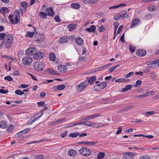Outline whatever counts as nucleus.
<instances>
[{"instance_id": "obj_1", "label": "nucleus", "mask_w": 159, "mask_h": 159, "mask_svg": "<svg viewBox=\"0 0 159 159\" xmlns=\"http://www.w3.org/2000/svg\"><path fill=\"white\" fill-rule=\"evenodd\" d=\"M13 37L11 34H8L7 35L3 41L2 44L6 48H10L13 44Z\"/></svg>"}, {"instance_id": "obj_2", "label": "nucleus", "mask_w": 159, "mask_h": 159, "mask_svg": "<svg viewBox=\"0 0 159 159\" xmlns=\"http://www.w3.org/2000/svg\"><path fill=\"white\" fill-rule=\"evenodd\" d=\"M79 152L81 155L85 156H88L91 154L90 149L86 147H82L79 150Z\"/></svg>"}, {"instance_id": "obj_3", "label": "nucleus", "mask_w": 159, "mask_h": 159, "mask_svg": "<svg viewBox=\"0 0 159 159\" xmlns=\"http://www.w3.org/2000/svg\"><path fill=\"white\" fill-rule=\"evenodd\" d=\"M34 69L37 71H40L43 70L45 68L44 63L41 62H36L34 66Z\"/></svg>"}, {"instance_id": "obj_4", "label": "nucleus", "mask_w": 159, "mask_h": 159, "mask_svg": "<svg viewBox=\"0 0 159 159\" xmlns=\"http://www.w3.org/2000/svg\"><path fill=\"white\" fill-rule=\"evenodd\" d=\"M88 85L87 81H83L77 86L76 90L78 91L81 92L85 89L87 86Z\"/></svg>"}, {"instance_id": "obj_5", "label": "nucleus", "mask_w": 159, "mask_h": 159, "mask_svg": "<svg viewBox=\"0 0 159 159\" xmlns=\"http://www.w3.org/2000/svg\"><path fill=\"white\" fill-rule=\"evenodd\" d=\"M22 63L25 66L30 65L32 61V59L30 56L25 57L22 60Z\"/></svg>"}, {"instance_id": "obj_6", "label": "nucleus", "mask_w": 159, "mask_h": 159, "mask_svg": "<svg viewBox=\"0 0 159 159\" xmlns=\"http://www.w3.org/2000/svg\"><path fill=\"white\" fill-rule=\"evenodd\" d=\"M30 130V128H26L16 134L15 135L14 138H19L24 134L27 133Z\"/></svg>"}, {"instance_id": "obj_7", "label": "nucleus", "mask_w": 159, "mask_h": 159, "mask_svg": "<svg viewBox=\"0 0 159 159\" xmlns=\"http://www.w3.org/2000/svg\"><path fill=\"white\" fill-rule=\"evenodd\" d=\"M36 52V49L34 47L30 48L26 50V54L28 55H32L34 54H35Z\"/></svg>"}, {"instance_id": "obj_8", "label": "nucleus", "mask_w": 159, "mask_h": 159, "mask_svg": "<svg viewBox=\"0 0 159 159\" xmlns=\"http://www.w3.org/2000/svg\"><path fill=\"white\" fill-rule=\"evenodd\" d=\"M45 56L44 53L41 52H38L35 53L34 55V58L35 59H42Z\"/></svg>"}, {"instance_id": "obj_9", "label": "nucleus", "mask_w": 159, "mask_h": 159, "mask_svg": "<svg viewBox=\"0 0 159 159\" xmlns=\"http://www.w3.org/2000/svg\"><path fill=\"white\" fill-rule=\"evenodd\" d=\"M70 40L68 37L64 36L61 38L59 40V42L61 44L64 43H67Z\"/></svg>"}, {"instance_id": "obj_10", "label": "nucleus", "mask_w": 159, "mask_h": 159, "mask_svg": "<svg viewBox=\"0 0 159 159\" xmlns=\"http://www.w3.org/2000/svg\"><path fill=\"white\" fill-rule=\"evenodd\" d=\"M57 69L59 71L63 72L67 71V68L65 65H60L57 66Z\"/></svg>"}, {"instance_id": "obj_11", "label": "nucleus", "mask_w": 159, "mask_h": 159, "mask_svg": "<svg viewBox=\"0 0 159 159\" xmlns=\"http://www.w3.org/2000/svg\"><path fill=\"white\" fill-rule=\"evenodd\" d=\"M140 23V20L138 18H135L132 21L130 28H132L133 27L135 26Z\"/></svg>"}, {"instance_id": "obj_12", "label": "nucleus", "mask_w": 159, "mask_h": 159, "mask_svg": "<svg viewBox=\"0 0 159 159\" xmlns=\"http://www.w3.org/2000/svg\"><path fill=\"white\" fill-rule=\"evenodd\" d=\"M146 52L145 50L140 49L137 50L136 51V54L140 56H143L146 54Z\"/></svg>"}, {"instance_id": "obj_13", "label": "nucleus", "mask_w": 159, "mask_h": 159, "mask_svg": "<svg viewBox=\"0 0 159 159\" xmlns=\"http://www.w3.org/2000/svg\"><path fill=\"white\" fill-rule=\"evenodd\" d=\"M46 12L48 16H52L54 15V11L52 8H48L46 10Z\"/></svg>"}, {"instance_id": "obj_14", "label": "nucleus", "mask_w": 159, "mask_h": 159, "mask_svg": "<svg viewBox=\"0 0 159 159\" xmlns=\"http://www.w3.org/2000/svg\"><path fill=\"white\" fill-rule=\"evenodd\" d=\"M96 30V27L94 25H91L89 28H86L85 29V30L89 32H94L95 34H97V33L95 31Z\"/></svg>"}, {"instance_id": "obj_15", "label": "nucleus", "mask_w": 159, "mask_h": 159, "mask_svg": "<svg viewBox=\"0 0 159 159\" xmlns=\"http://www.w3.org/2000/svg\"><path fill=\"white\" fill-rule=\"evenodd\" d=\"M75 42L76 44L79 45H82L84 43L83 40L80 37H77L75 39Z\"/></svg>"}, {"instance_id": "obj_16", "label": "nucleus", "mask_w": 159, "mask_h": 159, "mask_svg": "<svg viewBox=\"0 0 159 159\" xmlns=\"http://www.w3.org/2000/svg\"><path fill=\"white\" fill-rule=\"evenodd\" d=\"M133 153L131 152H127L124 155L123 159H132Z\"/></svg>"}, {"instance_id": "obj_17", "label": "nucleus", "mask_w": 159, "mask_h": 159, "mask_svg": "<svg viewBox=\"0 0 159 159\" xmlns=\"http://www.w3.org/2000/svg\"><path fill=\"white\" fill-rule=\"evenodd\" d=\"M68 155L70 156L74 157L77 154L76 151L73 149H70L68 152Z\"/></svg>"}, {"instance_id": "obj_18", "label": "nucleus", "mask_w": 159, "mask_h": 159, "mask_svg": "<svg viewBox=\"0 0 159 159\" xmlns=\"http://www.w3.org/2000/svg\"><path fill=\"white\" fill-rule=\"evenodd\" d=\"M49 58L50 61H55L56 60V57L54 53L53 52L50 53L49 55Z\"/></svg>"}, {"instance_id": "obj_19", "label": "nucleus", "mask_w": 159, "mask_h": 159, "mask_svg": "<svg viewBox=\"0 0 159 159\" xmlns=\"http://www.w3.org/2000/svg\"><path fill=\"white\" fill-rule=\"evenodd\" d=\"M45 71L47 73H49L54 75H58L57 71H55L52 69L47 68L45 70Z\"/></svg>"}, {"instance_id": "obj_20", "label": "nucleus", "mask_w": 159, "mask_h": 159, "mask_svg": "<svg viewBox=\"0 0 159 159\" xmlns=\"http://www.w3.org/2000/svg\"><path fill=\"white\" fill-rule=\"evenodd\" d=\"M101 115L100 113H98V114H96L95 115H91V116H87V118L86 119H85V120H90V119H93L94 118L101 116Z\"/></svg>"}, {"instance_id": "obj_21", "label": "nucleus", "mask_w": 159, "mask_h": 159, "mask_svg": "<svg viewBox=\"0 0 159 159\" xmlns=\"http://www.w3.org/2000/svg\"><path fill=\"white\" fill-rule=\"evenodd\" d=\"M98 143L97 141H95V142H80V144H88L89 145H94L97 144Z\"/></svg>"}, {"instance_id": "obj_22", "label": "nucleus", "mask_w": 159, "mask_h": 159, "mask_svg": "<svg viewBox=\"0 0 159 159\" xmlns=\"http://www.w3.org/2000/svg\"><path fill=\"white\" fill-rule=\"evenodd\" d=\"M7 124L4 121H0V127L2 128H5L7 127Z\"/></svg>"}, {"instance_id": "obj_23", "label": "nucleus", "mask_w": 159, "mask_h": 159, "mask_svg": "<svg viewBox=\"0 0 159 159\" xmlns=\"http://www.w3.org/2000/svg\"><path fill=\"white\" fill-rule=\"evenodd\" d=\"M132 87V86L131 85L128 84L127 85L125 86V87L122 89L121 91L122 92H125L128 90L130 89Z\"/></svg>"}, {"instance_id": "obj_24", "label": "nucleus", "mask_w": 159, "mask_h": 159, "mask_svg": "<svg viewBox=\"0 0 159 159\" xmlns=\"http://www.w3.org/2000/svg\"><path fill=\"white\" fill-rule=\"evenodd\" d=\"M68 30L70 31L75 30L76 29V25L74 24H70L68 26Z\"/></svg>"}, {"instance_id": "obj_25", "label": "nucleus", "mask_w": 159, "mask_h": 159, "mask_svg": "<svg viewBox=\"0 0 159 159\" xmlns=\"http://www.w3.org/2000/svg\"><path fill=\"white\" fill-rule=\"evenodd\" d=\"M96 77V76H94L89 78L88 79V81H87L88 83H89L90 84H92L95 81Z\"/></svg>"}, {"instance_id": "obj_26", "label": "nucleus", "mask_w": 159, "mask_h": 159, "mask_svg": "<svg viewBox=\"0 0 159 159\" xmlns=\"http://www.w3.org/2000/svg\"><path fill=\"white\" fill-rule=\"evenodd\" d=\"M92 124V122L90 121H86L85 122H82L80 123V125H86L89 126L91 127V125Z\"/></svg>"}, {"instance_id": "obj_27", "label": "nucleus", "mask_w": 159, "mask_h": 159, "mask_svg": "<svg viewBox=\"0 0 159 159\" xmlns=\"http://www.w3.org/2000/svg\"><path fill=\"white\" fill-rule=\"evenodd\" d=\"M134 137H145L149 139H152L153 137V136L152 135H145L143 134H134L133 135Z\"/></svg>"}, {"instance_id": "obj_28", "label": "nucleus", "mask_w": 159, "mask_h": 159, "mask_svg": "<svg viewBox=\"0 0 159 159\" xmlns=\"http://www.w3.org/2000/svg\"><path fill=\"white\" fill-rule=\"evenodd\" d=\"M83 2L85 3H96L98 2L97 0H83Z\"/></svg>"}, {"instance_id": "obj_29", "label": "nucleus", "mask_w": 159, "mask_h": 159, "mask_svg": "<svg viewBox=\"0 0 159 159\" xmlns=\"http://www.w3.org/2000/svg\"><path fill=\"white\" fill-rule=\"evenodd\" d=\"M100 87L99 90H102L105 88L107 86V84L106 82H102L99 84Z\"/></svg>"}, {"instance_id": "obj_30", "label": "nucleus", "mask_w": 159, "mask_h": 159, "mask_svg": "<svg viewBox=\"0 0 159 159\" xmlns=\"http://www.w3.org/2000/svg\"><path fill=\"white\" fill-rule=\"evenodd\" d=\"M71 7L76 9L80 7V5L77 3H72L71 4Z\"/></svg>"}, {"instance_id": "obj_31", "label": "nucleus", "mask_w": 159, "mask_h": 159, "mask_svg": "<svg viewBox=\"0 0 159 159\" xmlns=\"http://www.w3.org/2000/svg\"><path fill=\"white\" fill-rule=\"evenodd\" d=\"M14 128V126L13 125H10V126H9L7 129V131L8 132H11L13 130Z\"/></svg>"}, {"instance_id": "obj_32", "label": "nucleus", "mask_w": 159, "mask_h": 159, "mask_svg": "<svg viewBox=\"0 0 159 159\" xmlns=\"http://www.w3.org/2000/svg\"><path fill=\"white\" fill-rule=\"evenodd\" d=\"M105 154L104 153L100 152L98 155L97 157L98 159H102L104 157Z\"/></svg>"}, {"instance_id": "obj_33", "label": "nucleus", "mask_w": 159, "mask_h": 159, "mask_svg": "<svg viewBox=\"0 0 159 159\" xmlns=\"http://www.w3.org/2000/svg\"><path fill=\"white\" fill-rule=\"evenodd\" d=\"M156 8L154 6L150 5L148 7V10L150 12H152L154 11Z\"/></svg>"}, {"instance_id": "obj_34", "label": "nucleus", "mask_w": 159, "mask_h": 159, "mask_svg": "<svg viewBox=\"0 0 159 159\" xmlns=\"http://www.w3.org/2000/svg\"><path fill=\"white\" fill-rule=\"evenodd\" d=\"M79 135L78 132H74L70 133L69 136L71 138H76Z\"/></svg>"}, {"instance_id": "obj_35", "label": "nucleus", "mask_w": 159, "mask_h": 159, "mask_svg": "<svg viewBox=\"0 0 159 159\" xmlns=\"http://www.w3.org/2000/svg\"><path fill=\"white\" fill-rule=\"evenodd\" d=\"M129 80H127L125 79V78H119L117 79L116 80V82H125Z\"/></svg>"}, {"instance_id": "obj_36", "label": "nucleus", "mask_w": 159, "mask_h": 159, "mask_svg": "<svg viewBox=\"0 0 159 159\" xmlns=\"http://www.w3.org/2000/svg\"><path fill=\"white\" fill-rule=\"evenodd\" d=\"M77 125H80V123H73L71 122L70 123V124L67 125V126L66 128L68 127H73L75 126H76Z\"/></svg>"}, {"instance_id": "obj_37", "label": "nucleus", "mask_w": 159, "mask_h": 159, "mask_svg": "<svg viewBox=\"0 0 159 159\" xmlns=\"http://www.w3.org/2000/svg\"><path fill=\"white\" fill-rule=\"evenodd\" d=\"M39 15L43 19L46 18L47 17V14L44 12H40L39 13Z\"/></svg>"}, {"instance_id": "obj_38", "label": "nucleus", "mask_w": 159, "mask_h": 159, "mask_svg": "<svg viewBox=\"0 0 159 159\" xmlns=\"http://www.w3.org/2000/svg\"><path fill=\"white\" fill-rule=\"evenodd\" d=\"M20 22L19 17L15 16L14 19H13V24L19 23Z\"/></svg>"}, {"instance_id": "obj_39", "label": "nucleus", "mask_w": 159, "mask_h": 159, "mask_svg": "<svg viewBox=\"0 0 159 159\" xmlns=\"http://www.w3.org/2000/svg\"><path fill=\"white\" fill-rule=\"evenodd\" d=\"M21 6L24 8L25 11H26L28 7L27 3L25 2H22L21 3Z\"/></svg>"}, {"instance_id": "obj_40", "label": "nucleus", "mask_w": 159, "mask_h": 159, "mask_svg": "<svg viewBox=\"0 0 159 159\" xmlns=\"http://www.w3.org/2000/svg\"><path fill=\"white\" fill-rule=\"evenodd\" d=\"M122 14L120 15V17H125L126 18L128 17V15L126 13V11H122Z\"/></svg>"}, {"instance_id": "obj_41", "label": "nucleus", "mask_w": 159, "mask_h": 159, "mask_svg": "<svg viewBox=\"0 0 159 159\" xmlns=\"http://www.w3.org/2000/svg\"><path fill=\"white\" fill-rule=\"evenodd\" d=\"M65 87V86L64 84H61L58 85L57 86V90H61L64 89Z\"/></svg>"}, {"instance_id": "obj_42", "label": "nucleus", "mask_w": 159, "mask_h": 159, "mask_svg": "<svg viewBox=\"0 0 159 159\" xmlns=\"http://www.w3.org/2000/svg\"><path fill=\"white\" fill-rule=\"evenodd\" d=\"M15 93L17 95H22L24 94V93L23 91H21L20 89L16 90L15 91Z\"/></svg>"}, {"instance_id": "obj_43", "label": "nucleus", "mask_w": 159, "mask_h": 159, "mask_svg": "<svg viewBox=\"0 0 159 159\" xmlns=\"http://www.w3.org/2000/svg\"><path fill=\"white\" fill-rule=\"evenodd\" d=\"M149 94L148 92H147L146 94H143L139 95L137 96L136 97L143 98L147 96Z\"/></svg>"}, {"instance_id": "obj_44", "label": "nucleus", "mask_w": 159, "mask_h": 159, "mask_svg": "<svg viewBox=\"0 0 159 159\" xmlns=\"http://www.w3.org/2000/svg\"><path fill=\"white\" fill-rule=\"evenodd\" d=\"M119 25V22H116L115 23H114L115 27H114V30H115V33H114L115 34L116 32V31Z\"/></svg>"}, {"instance_id": "obj_45", "label": "nucleus", "mask_w": 159, "mask_h": 159, "mask_svg": "<svg viewBox=\"0 0 159 159\" xmlns=\"http://www.w3.org/2000/svg\"><path fill=\"white\" fill-rule=\"evenodd\" d=\"M142 83V81L141 80H138L136 81V84H135L134 86V87H137L140 86Z\"/></svg>"}, {"instance_id": "obj_46", "label": "nucleus", "mask_w": 159, "mask_h": 159, "mask_svg": "<svg viewBox=\"0 0 159 159\" xmlns=\"http://www.w3.org/2000/svg\"><path fill=\"white\" fill-rule=\"evenodd\" d=\"M35 159H44V156L43 155H39L35 157Z\"/></svg>"}, {"instance_id": "obj_47", "label": "nucleus", "mask_w": 159, "mask_h": 159, "mask_svg": "<svg viewBox=\"0 0 159 159\" xmlns=\"http://www.w3.org/2000/svg\"><path fill=\"white\" fill-rule=\"evenodd\" d=\"M130 51L131 52L133 53L134 52L136 49V48L134 46H132L131 45H130L129 48Z\"/></svg>"}, {"instance_id": "obj_48", "label": "nucleus", "mask_w": 159, "mask_h": 159, "mask_svg": "<svg viewBox=\"0 0 159 159\" xmlns=\"http://www.w3.org/2000/svg\"><path fill=\"white\" fill-rule=\"evenodd\" d=\"M4 79L6 80H7L9 81H11L13 80L12 78L10 76H6L4 77Z\"/></svg>"}, {"instance_id": "obj_49", "label": "nucleus", "mask_w": 159, "mask_h": 159, "mask_svg": "<svg viewBox=\"0 0 159 159\" xmlns=\"http://www.w3.org/2000/svg\"><path fill=\"white\" fill-rule=\"evenodd\" d=\"M0 12H2L7 13L8 11V9L6 7H3L0 10Z\"/></svg>"}, {"instance_id": "obj_50", "label": "nucleus", "mask_w": 159, "mask_h": 159, "mask_svg": "<svg viewBox=\"0 0 159 159\" xmlns=\"http://www.w3.org/2000/svg\"><path fill=\"white\" fill-rule=\"evenodd\" d=\"M34 32H28L27 34H26V36H29L30 38H32L34 36Z\"/></svg>"}, {"instance_id": "obj_51", "label": "nucleus", "mask_w": 159, "mask_h": 159, "mask_svg": "<svg viewBox=\"0 0 159 159\" xmlns=\"http://www.w3.org/2000/svg\"><path fill=\"white\" fill-rule=\"evenodd\" d=\"M93 88L96 91H98L101 90H99V89H100V87L99 84L95 86Z\"/></svg>"}, {"instance_id": "obj_52", "label": "nucleus", "mask_w": 159, "mask_h": 159, "mask_svg": "<svg viewBox=\"0 0 159 159\" xmlns=\"http://www.w3.org/2000/svg\"><path fill=\"white\" fill-rule=\"evenodd\" d=\"M104 69V66H102V67H100L98 68L97 69H95V70L94 71H92L91 73H94V72H95L96 71H100V70H102V69Z\"/></svg>"}, {"instance_id": "obj_53", "label": "nucleus", "mask_w": 159, "mask_h": 159, "mask_svg": "<svg viewBox=\"0 0 159 159\" xmlns=\"http://www.w3.org/2000/svg\"><path fill=\"white\" fill-rule=\"evenodd\" d=\"M86 57H80L79 60L78 61L80 62H81L83 61H85V59H86Z\"/></svg>"}, {"instance_id": "obj_54", "label": "nucleus", "mask_w": 159, "mask_h": 159, "mask_svg": "<svg viewBox=\"0 0 159 159\" xmlns=\"http://www.w3.org/2000/svg\"><path fill=\"white\" fill-rule=\"evenodd\" d=\"M67 131H64L61 133L60 134V136L62 138H64L66 137L67 135Z\"/></svg>"}, {"instance_id": "obj_55", "label": "nucleus", "mask_w": 159, "mask_h": 159, "mask_svg": "<svg viewBox=\"0 0 159 159\" xmlns=\"http://www.w3.org/2000/svg\"><path fill=\"white\" fill-rule=\"evenodd\" d=\"M39 39V40H40V42H44L45 39L44 35L43 34H41Z\"/></svg>"}, {"instance_id": "obj_56", "label": "nucleus", "mask_w": 159, "mask_h": 159, "mask_svg": "<svg viewBox=\"0 0 159 159\" xmlns=\"http://www.w3.org/2000/svg\"><path fill=\"white\" fill-rule=\"evenodd\" d=\"M15 16L16 17H20V11L16 10L14 11Z\"/></svg>"}, {"instance_id": "obj_57", "label": "nucleus", "mask_w": 159, "mask_h": 159, "mask_svg": "<svg viewBox=\"0 0 159 159\" xmlns=\"http://www.w3.org/2000/svg\"><path fill=\"white\" fill-rule=\"evenodd\" d=\"M134 107L133 105H130L127 106L123 108L124 110H127L131 109L132 108Z\"/></svg>"}, {"instance_id": "obj_58", "label": "nucleus", "mask_w": 159, "mask_h": 159, "mask_svg": "<svg viewBox=\"0 0 159 159\" xmlns=\"http://www.w3.org/2000/svg\"><path fill=\"white\" fill-rule=\"evenodd\" d=\"M6 34L5 33H0V39L2 40L6 36Z\"/></svg>"}, {"instance_id": "obj_59", "label": "nucleus", "mask_w": 159, "mask_h": 159, "mask_svg": "<svg viewBox=\"0 0 159 159\" xmlns=\"http://www.w3.org/2000/svg\"><path fill=\"white\" fill-rule=\"evenodd\" d=\"M134 72H131L127 74L125 76V78H128L130 77H131L132 76L134 75Z\"/></svg>"}, {"instance_id": "obj_60", "label": "nucleus", "mask_w": 159, "mask_h": 159, "mask_svg": "<svg viewBox=\"0 0 159 159\" xmlns=\"http://www.w3.org/2000/svg\"><path fill=\"white\" fill-rule=\"evenodd\" d=\"M8 90H5L4 89H0V93L2 94H6L7 93Z\"/></svg>"}, {"instance_id": "obj_61", "label": "nucleus", "mask_w": 159, "mask_h": 159, "mask_svg": "<svg viewBox=\"0 0 159 159\" xmlns=\"http://www.w3.org/2000/svg\"><path fill=\"white\" fill-rule=\"evenodd\" d=\"M140 159H151L147 155H145L142 156Z\"/></svg>"}, {"instance_id": "obj_62", "label": "nucleus", "mask_w": 159, "mask_h": 159, "mask_svg": "<svg viewBox=\"0 0 159 159\" xmlns=\"http://www.w3.org/2000/svg\"><path fill=\"white\" fill-rule=\"evenodd\" d=\"M54 20L57 22H60V20L58 16H55Z\"/></svg>"}, {"instance_id": "obj_63", "label": "nucleus", "mask_w": 159, "mask_h": 159, "mask_svg": "<svg viewBox=\"0 0 159 159\" xmlns=\"http://www.w3.org/2000/svg\"><path fill=\"white\" fill-rule=\"evenodd\" d=\"M152 16H152V14H151L150 13H148L146 15L145 17L147 19H148L152 18Z\"/></svg>"}, {"instance_id": "obj_64", "label": "nucleus", "mask_w": 159, "mask_h": 159, "mask_svg": "<svg viewBox=\"0 0 159 159\" xmlns=\"http://www.w3.org/2000/svg\"><path fill=\"white\" fill-rule=\"evenodd\" d=\"M9 19L10 20V22H11L13 24V16L12 15H10L9 16Z\"/></svg>"}]
</instances>
